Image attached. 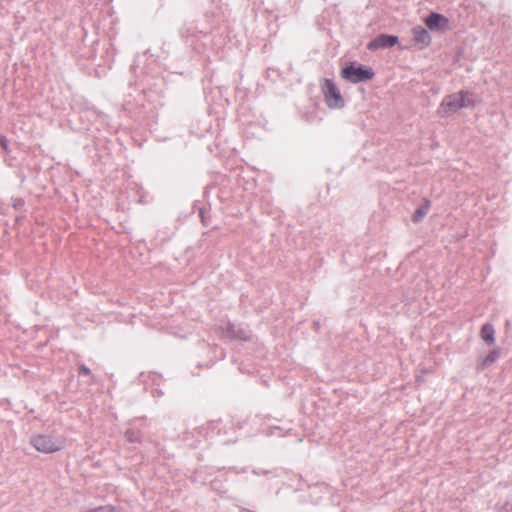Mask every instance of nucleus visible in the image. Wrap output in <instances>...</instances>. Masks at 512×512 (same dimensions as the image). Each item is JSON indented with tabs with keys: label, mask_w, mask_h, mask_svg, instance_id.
Masks as SVG:
<instances>
[{
	"label": "nucleus",
	"mask_w": 512,
	"mask_h": 512,
	"mask_svg": "<svg viewBox=\"0 0 512 512\" xmlns=\"http://www.w3.org/2000/svg\"><path fill=\"white\" fill-rule=\"evenodd\" d=\"M31 445L39 452L53 453L64 447V441L48 435H37L31 438Z\"/></svg>",
	"instance_id": "7ed1b4c3"
},
{
	"label": "nucleus",
	"mask_w": 512,
	"mask_h": 512,
	"mask_svg": "<svg viewBox=\"0 0 512 512\" xmlns=\"http://www.w3.org/2000/svg\"><path fill=\"white\" fill-rule=\"evenodd\" d=\"M425 24L432 32H444L449 29V21L446 17L438 13H431L426 19Z\"/></svg>",
	"instance_id": "39448f33"
},
{
	"label": "nucleus",
	"mask_w": 512,
	"mask_h": 512,
	"mask_svg": "<svg viewBox=\"0 0 512 512\" xmlns=\"http://www.w3.org/2000/svg\"><path fill=\"white\" fill-rule=\"evenodd\" d=\"M341 76L347 81L358 83L361 81L370 80L374 76V73L370 68L350 65L342 70Z\"/></svg>",
	"instance_id": "20e7f679"
},
{
	"label": "nucleus",
	"mask_w": 512,
	"mask_h": 512,
	"mask_svg": "<svg viewBox=\"0 0 512 512\" xmlns=\"http://www.w3.org/2000/svg\"><path fill=\"white\" fill-rule=\"evenodd\" d=\"M80 372H81L82 374H84V375H89V374H90V370H89L87 367H85V366H82V367L80 368Z\"/></svg>",
	"instance_id": "f8f14e48"
},
{
	"label": "nucleus",
	"mask_w": 512,
	"mask_h": 512,
	"mask_svg": "<svg viewBox=\"0 0 512 512\" xmlns=\"http://www.w3.org/2000/svg\"><path fill=\"white\" fill-rule=\"evenodd\" d=\"M125 436L130 442L136 441V435L133 431H127Z\"/></svg>",
	"instance_id": "9b49d317"
},
{
	"label": "nucleus",
	"mask_w": 512,
	"mask_h": 512,
	"mask_svg": "<svg viewBox=\"0 0 512 512\" xmlns=\"http://www.w3.org/2000/svg\"><path fill=\"white\" fill-rule=\"evenodd\" d=\"M499 355H500V353L498 350L491 351L485 358H483V360L480 363V367L486 368L489 365L493 364L494 362H496L498 360Z\"/></svg>",
	"instance_id": "6e6552de"
},
{
	"label": "nucleus",
	"mask_w": 512,
	"mask_h": 512,
	"mask_svg": "<svg viewBox=\"0 0 512 512\" xmlns=\"http://www.w3.org/2000/svg\"><path fill=\"white\" fill-rule=\"evenodd\" d=\"M474 105V99L467 92H459L445 97L438 109L441 117L455 113L461 108Z\"/></svg>",
	"instance_id": "f257e3e1"
},
{
	"label": "nucleus",
	"mask_w": 512,
	"mask_h": 512,
	"mask_svg": "<svg viewBox=\"0 0 512 512\" xmlns=\"http://www.w3.org/2000/svg\"><path fill=\"white\" fill-rule=\"evenodd\" d=\"M397 42L398 38L396 36L380 35L368 44V48L371 50H376L379 48H389L393 47Z\"/></svg>",
	"instance_id": "423d86ee"
},
{
	"label": "nucleus",
	"mask_w": 512,
	"mask_h": 512,
	"mask_svg": "<svg viewBox=\"0 0 512 512\" xmlns=\"http://www.w3.org/2000/svg\"><path fill=\"white\" fill-rule=\"evenodd\" d=\"M412 32L414 42L419 45L420 48H426L430 45L431 37L426 29L421 26H416Z\"/></svg>",
	"instance_id": "0eeeda50"
},
{
	"label": "nucleus",
	"mask_w": 512,
	"mask_h": 512,
	"mask_svg": "<svg viewBox=\"0 0 512 512\" xmlns=\"http://www.w3.org/2000/svg\"><path fill=\"white\" fill-rule=\"evenodd\" d=\"M428 212V208L427 207H422V208H419L418 210H416V212L414 213V216H413V220L415 222H418L420 221Z\"/></svg>",
	"instance_id": "9d476101"
},
{
	"label": "nucleus",
	"mask_w": 512,
	"mask_h": 512,
	"mask_svg": "<svg viewBox=\"0 0 512 512\" xmlns=\"http://www.w3.org/2000/svg\"><path fill=\"white\" fill-rule=\"evenodd\" d=\"M481 337L484 341L488 343H493L494 341V329L490 324H486L483 326L481 330Z\"/></svg>",
	"instance_id": "1a4fd4ad"
},
{
	"label": "nucleus",
	"mask_w": 512,
	"mask_h": 512,
	"mask_svg": "<svg viewBox=\"0 0 512 512\" xmlns=\"http://www.w3.org/2000/svg\"><path fill=\"white\" fill-rule=\"evenodd\" d=\"M321 89L325 102L330 109H342L344 107V98L341 95L340 89L332 80L325 79L322 82Z\"/></svg>",
	"instance_id": "f03ea898"
}]
</instances>
